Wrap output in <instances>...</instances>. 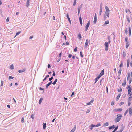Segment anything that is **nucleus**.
<instances>
[{"label":"nucleus","mask_w":132,"mask_h":132,"mask_svg":"<svg viewBox=\"0 0 132 132\" xmlns=\"http://www.w3.org/2000/svg\"><path fill=\"white\" fill-rule=\"evenodd\" d=\"M116 116V117L114 119V121L116 123L119 122L120 120L122 117V115L121 114H117Z\"/></svg>","instance_id":"f257e3e1"},{"label":"nucleus","mask_w":132,"mask_h":132,"mask_svg":"<svg viewBox=\"0 0 132 132\" xmlns=\"http://www.w3.org/2000/svg\"><path fill=\"white\" fill-rule=\"evenodd\" d=\"M123 109L121 108H119L118 109H115L113 110V111L114 112H120L122 111Z\"/></svg>","instance_id":"f03ea898"},{"label":"nucleus","mask_w":132,"mask_h":132,"mask_svg":"<svg viewBox=\"0 0 132 132\" xmlns=\"http://www.w3.org/2000/svg\"><path fill=\"white\" fill-rule=\"evenodd\" d=\"M90 21H89L88 23H87V25L85 27V31H86L87 30H88V28L90 24Z\"/></svg>","instance_id":"7ed1b4c3"},{"label":"nucleus","mask_w":132,"mask_h":132,"mask_svg":"<svg viewBox=\"0 0 132 132\" xmlns=\"http://www.w3.org/2000/svg\"><path fill=\"white\" fill-rule=\"evenodd\" d=\"M128 109L130 116H131L132 115V108L131 107L129 108Z\"/></svg>","instance_id":"20e7f679"},{"label":"nucleus","mask_w":132,"mask_h":132,"mask_svg":"<svg viewBox=\"0 0 132 132\" xmlns=\"http://www.w3.org/2000/svg\"><path fill=\"white\" fill-rule=\"evenodd\" d=\"M104 45L105 47V50H108V42H105V43Z\"/></svg>","instance_id":"39448f33"},{"label":"nucleus","mask_w":132,"mask_h":132,"mask_svg":"<svg viewBox=\"0 0 132 132\" xmlns=\"http://www.w3.org/2000/svg\"><path fill=\"white\" fill-rule=\"evenodd\" d=\"M88 43H89V40H88V39H87L86 40L85 44V47L86 48L87 47V46L88 45Z\"/></svg>","instance_id":"423d86ee"},{"label":"nucleus","mask_w":132,"mask_h":132,"mask_svg":"<svg viewBox=\"0 0 132 132\" xmlns=\"http://www.w3.org/2000/svg\"><path fill=\"white\" fill-rule=\"evenodd\" d=\"M94 100V98H92L91 100V101H90L89 102L87 103L86 104L88 105H90V104L92 103H93Z\"/></svg>","instance_id":"0eeeda50"},{"label":"nucleus","mask_w":132,"mask_h":132,"mask_svg":"<svg viewBox=\"0 0 132 132\" xmlns=\"http://www.w3.org/2000/svg\"><path fill=\"white\" fill-rule=\"evenodd\" d=\"M97 16H96V14L95 13V16H94V22L95 23L97 21Z\"/></svg>","instance_id":"6e6552de"},{"label":"nucleus","mask_w":132,"mask_h":132,"mask_svg":"<svg viewBox=\"0 0 132 132\" xmlns=\"http://www.w3.org/2000/svg\"><path fill=\"white\" fill-rule=\"evenodd\" d=\"M79 19L80 22V24L81 26H82V20L81 16V15H80V16Z\"/></svg>","instance_id":"1a4fd4ad"},{"label":"nucleus","mask_w":132,"mask_h":132,"mask_svg":"<svg viewBox=\"0 0 132 132\" xmlns=\"http://www.w3.org/2000/svg\"><path fill=\"white\" fill-rule=\"evenodd\" d=\"M66 17L67 18L68 20L69 21L70 23L71 24V22L69 18V16L68 15V14H67L66 15Z\"/></svg>","instance_id":"9d476101"},{"label":"nucleus","mask_w":132,"mask_h":132,"mask_svg":"<svg viewBox=\"0 0 132 132\" xmlns=\"http://www.w3.org/2000/svg\"><path fill=\"white\" fill-rule=\"evenodd\" d=\"M76 128V125L74 126V128L72 129L70 132H74L75 131Z\"/></svg>","instance_id":"9b49d317"},{"label":"nucleus","mask_w":132,"mask_h":132,"mask_svg":"<svg viewBox=\"0 0 132 132\" xmlns=\"http://www.w3.org/2000/svg\"><path fill=\"white\" fill-rule=\"evenodd\" d=\"M102 7L101 6H100V12H99V15H100L101 14L102 12Z\"/></svg>","instance_id":"f8f14e48"},{"label":"nucleus","mask_w":132,"mask_h":132,"mask_svg":"<svg viewBox=\"0 0 132 132\" xmlns=\"http://www.w3.org/2000/svg\"><path fill=\"white\" fill-rule=\"evenodd\" d=\"M132 90H128V95L129 96H131L132 95V92H131Z\"/></svg>","instance_id":"ddd939ff"},{"label":"nucleus","mask_w":132,"mask_h":132,"mask_svg":"<svg viewBox=\"0 0 132 132\" xmlns=\"http://www.w3.org/2000/svg\"><path fill=\"white\" fill-rule=\"evenodd\" d=\"M121 94H119L117 96V97H116V100L117 101H118L119 99L120 96L121 95Z\"/></svg>","instance_id":"4468645a"},{"label":"nucleus","mask_w":132,"mask_h":132,"mask_svg":"<svg viewBox=\"0 0 132 132\" xmlns=\"http://www.w3.org/2000/svg\"><path fill=\"white\" fill-rule=\"evenodd\" d=\"M126 79H125L123 81V82L122 83V85L124 87H125L126 86Z\"/></svg>","instance_id":"2eb2a0df"},{"label":"nucleus","mask_w":132,"mask_h":132,"mask_svg":"<svg viewBox=\"0 0 132 132\" xmlns=\"http://www.w3.org/2000/svg\"><path fill=\"white\" fill-rule=\"evenodd\" d=\"M132 99V96H130L128 99V102H131Z\"/></svg>","instance_id":"dca6fc26"},{"label":"nucleus","mask_w":132,"mask_h":132,"mask_svg":"<svg viewBox=\"0 0 132 132\" xmlns=\"http://www.w3.org/2000/svg\"><path fill=\"white\" fill-rule=\"evenodd\" d=\"M131 79V78H130V74L129 73L128 74L127 80H129Z\"/></svg>","instance_id":"f3484780"},{"label":"nucleus","mask_w":132,"mask_h":132,"mask_svg":"<svg viewBox=\"0 0 132 132\" xmlns=\"http://www.w3.org/2000/svg\"><path fill=\"white\" fill-rule=\"evenodd\" d=\"M78 37L79 39H80V40H81L82 37L81 34L80 33H79V34H78Z\"/></svg>","instance_id":"a211bd4d"},{"label":"nucleus","mask_w":132,"mask_h":132,"mask_svg":"<svg viewBox=\"0 0 132 132\" xmlns=\"http://www.w3.org/2000/svg\"><path fill=\"white\" fill-rule=\"evenodd\" d=\"M115 127V126L114 125H113L112 126H110L109 127V129H114Z\"/></svg>","instance_id":"6ab92c4d"},{"label":"nucleus","mask_w":132,"mask_h":132,"mask_svg":"<svg viewBox=\"0 0 132 132\" xmlns=\"http://www.w3.org/2000/svg\"><path fill=\"white\" fill-rule=\"evenodd\" d=\"M52 82V81L50 82L48 84L46 85V88H48V87L51 84Z\"/></svg>","instance_id":"aec40b11"},{"label":"nucleus","mask_w":132,"mask_h":132,"mask_svg":"<svg viewBox=\"0 0 132 132\" xmlns=\"http://www.w3.org/2000/svg\"><path fill=\"white\" fill-rule=\"evenodd\" d=\"M105 9L106 10V12H109L110 10L108 7L107 6H105Z\"/></svg>","instance_id":"412c9836"},{"label":"nucleus","mask_w":132,"mask_h":132,"mask_svg":"<svg viewBox=\"0 0 132 132\" xmlns=\"http://www.w3.org/2000/svg\"><path fill=\"white\" fill-rule=\"evenodd\" d=\"M104 70H102L101 72L100 73V75L101 76H102L103 75H104Z\"/></svg>","instance_id":"4be33fe9"},{"label":"nucleus","mask_w":132,"mask_h":132,"mask_svg":"<svg viewBox=\"0 0 132 132\" xmlns=\"http://www.w3.org/2000/svg\"><path fill=\"white\" fill-rule=\"evenodd\" d=\"M129 45V44L128 43H126V49H127Z\"/></svg>","instance_id":"5701e85b"},{"label":"nucleus","mask_w":132,"mask_h":132,"mask_svg":"<svg viewBox=\"0 0 132 132\" xmlns=\"http://www.w3.org/2000/svg\"><path fill=\"white\" fill-rule=\"evenodd\" d=\"M105 14L107 16L109 17V12H105Z\"/></svg>","instance_id":"b1692460"},{"label":"nucleus","mask_w":132,"mask_h":132,"mask_svg":"<svg viewBox=\"0 0 132 132\" xmlns=\"http://www.w3.org/2000/svg\"><path fill=\"white\" fill-rule=\"evenodd\" d=\"M121 69H120L118 72V75L119 76H120L121 74Z\"/></svg>","instance_id":"393cba45"},{"label":"nucleus","mask_w":132,"mask_h":132,"mask_svg":"<svg viewBox=\"0 0 132 132\" xmlns=\"http://www.w3.org/2000/svg\"><path fill=\"white\" fill-rule=\"evenodd\" d=\"M131 29L130 28H129V36H130L131 35Z\"/></svg>","instance_id":"a878e982"},{"label":"nucleus","mask_w":132,"mask_h":132,"mask_svg":"<svg viewBox=\"0 0 132 132\" xmlns=\"http://www.w3.org/2000/svg\"><path fill=\"white\" fill-rule=\"evenodd\" d=\"M122 55L123 58H124L126 56V53L125 52H123Z\"/></svg>","instance_id":"bb28decb"},{"label":"nucleus","mask_w":132,"mask_h":132,"mask_svg":"<svg viewBox=\"0 0 132 132\" xmlns=\"http://www.w3.org/2000/svg\"><path fill=\"white\" fill-rule=\"evenodd\" d=\"M124 104V102H120L119 104V106H121V105H123Z\"/></svg>","instance_id":"cd10ccee"},{"label":"nucleus","mask_w":132,"mask_h":132,"mask_svg":"<svg viewBox=\"0 0 132 132\" xmlns=\"http://www.w3.org/2000/svg\"><path fill=\"white\" fill-rule=\"evenodd\" d=\"M127 88H129L128 90H132V89L131 87V86L130 85L127 86Z\"/></svg>","instance_id":"c85d7f7f"},{"label":"nucleus","mask_w":132,"mask_h":132,"mask_svg":"<svg viewBox=\"0 0 132 132\" xmlns=\"http://www.w3.org/2000/svg\"><path fill=\"white\" fill-rule=\"evenodd\" d=\"M29 1L30 0H27V6L28 7L29 4Z\"/></svg>","instance_id":"c756f323"},{"label":"nucleus","mask_w":132,"mask_h":132,"mask_svg":"<svg viewBox=\"0 0 132 132\" xmlns=\"http://www.w3.org/2000/svg\"><path fill=\"white\" fill-rule=\"evenodd\" d=\"M10 68L12 69H14V67L13 65V64H12V65H11L10 66Z\"/></svg>","instance_id":"7c9ffc66"},{"label":"nucleus","mask_w":132,"mask_h":132,"mask_svg":"<svg viewBox=\"0 0 132 132\" xmlns=\"http://www.w3.org/2000/svg\"><path fill=\"white\" fill-rule=\"evenodd\" d=\"M25 71V70H19L18 71V72H19V73H21L24 72Z\"/></svg>","instance_id":"2f4dec72"},{"label":"nucleus","mask_w":132,"mask_h":132,"mask_svg":"<svg viewBox=\"0 0 132 132\" xmlns=\"http://www.w3.org/2000/svg\"><path fill=\"white\" fill-rule=\"evenodd\" d=\"M122 89L121 88H119L118 90V92H121L122 91Z\"/></svg>","instance_id":"473e14b6"},{"label":"nucleus","mask_w":132,"mask_h":132,"mask_svg":"<svg viewBox=\"0 0 132 132\" xmlns=\"http://www.w3.org/2000/svg\"><path fill=\"white\" fill-rule=\"evenodd\" d=\"M109 22L108 20H107L105 22V23L104 24V25L107 24H108L109 23Z\"/></svg>","instance_id":"72a5a7b5"},{"label":"nucleus","mask_w":132,"mask_h":132,"mask_svg":"<svg viewBox=\"0 0 132 132\" xmlns=\"http://www.w3.org/2000/svg\"><path fill=\"white\" fill-rule=\"evenodd\" d=\"M46 126V124L43 123V128L44 129H45Z\"/></svg>","instance_id":"f704fd0d"},{"label":"nucleus","mask_w":132,"mask_h":132,"mask_svg":"<svg viewBox=\"0 0 132 132\" xmlns=\"http://www.w3.org/2000/svg\"><path fill=\"white\" fill-rule=\"evenodd\" d=\"M109 125V123L108 122H106L104 124V126H108Z\"/></svg>","instance_id":"c9c22d12"},{"label":"nucleus","mask_w":132,"mask_h":132,"mask_svg":"<svg viewBox=\"0 0 132 132\" xmlns=\"http://www.w3.org/2000/svg\"><path fill=\"white\" fill-rule=\"evenodd\" d=\"M57 81V79H55V80L52 83V84L53 85L55 84L56 83V82Z\"/></svg>","instance_id":"e433bc0d"},{"label":"nucleus","mask_w":132,"mask_h":132,"mask_svg":"<svg viewBox=\"0 0 132 132\" xmlns=\"http://www.w3.org/2000/svg\"><path fill=\"white\" fill-rule=\"evenodd\" d=\"M43 100V98H41L40 99V100H39V103L40 104H41V103Z\"/></svg>","instance_id":"4c0bfd02"},{"label":"nucleus","mask_w":132,"mask_h":132,"mask_svg":"<svg viewBox=\"0 0 132 132\" xmlns=\"http://www.w3.org/2000/svg\"><path fill=\"white\" fill-rule=\"evenodd\" d=\"M128 38L127 37H125V42H126V43H128Z\"/></svg>","instance_id":"58836bf2"},{"label":"nucleus","mask_w":132,"mask_h":132,"mask_svg":"<svg viewBox=\"0 0 132 132\" xmlns=\"http://www.w3.org/2000/svg\"><path fill=\"white\" fill-rule=\"evenodd\" d=\"M24 117H23L22 119H21V122L22 123H23L24 122Z\"/></svg>","instance_id":"ea45409f"},{"label":"nucleus","mask_w":132,"mask_h":132,"mask_svg":"<svg viewBox=\"0 0 132 132\" xmlns=\"http://www.w3.org/2000/svg\"><path fill=\"white\" fill-rule=\"evenodd\" d=\"M90 111V109H88L87 110L86 112V113H89Z\"/></svg>","instance_id":"a19ab883"},{"label":"nucleus","mask_w":132,"mask_h":132,"mask_svg":"<svg viewBox=\"0 0 132 132\" xmlns=\"http://www.w3.org/2000/svg\"><path fill=\"white\" fill-rule=\"evenodd\" d=\"M14 78V77H12L11 76H9V79H13V78Z\"/></svg>","instance_id":"79ce46f5"},{"label":"nucleus","mask_w":132,"mask_h":132,"mask_svg":"<svg viewBox=\"0 0 132 132\" xmlns=\"http://www.w3.org/2000/svg\"><path fill=\"white\" fill-rule=\"evenodd\" d=\"M98 80V79L97 77H96V78H95V83H96L97 82V81Z\"/></svg>","instance_id":"37998d69"},{"label":"nucleus","mask_w":132,"mask_h":132,"mask_svg":"<svg viewBox=\"0 0 132 132\" xmlns=\"http://www.w3.org/2000/svg\"><path fill=\"white\" fill-rule=\"evenodd\" d=\"M101 125L100 123H98V124H97L96 125H95V127H97L98 126H101Z\"/></svg>","instance_id":"c03bdc74"},{"label":"nucleus","mask_w":132,"mask_h":132,"mask_svg":"<svg viewBox=\"0 0 132 132\" xmlns=\"http://www.w3.org/2000/svg\"><path fill=\"white\" fill-rule=\"evenodd\" d=\"M21 31H19L18 32H17L16 34V35L15 36V37H16V36L18 35L20 33H21Z\"/></svg>","instance_id":"a18cd8bd"},{"label":"nucleus","mask_w":132,"mask_h":132,"mask_svg":"<svg viewBox=\"0 0 132 132\" xmlns=\"http://www.w3.org/2000/svg\"><path fill=\"white\" fill-rule=\"evenodd\" d=\"M127 19L128 23H130V21L129 18L128 17L127 18Z\"/></svg>","instance_id":"49530a36"},{"label":"nucleus","mask_w":132,"mask_h":132,"mask_svg":"<svg viewBox=\"0 0 132 132\" xmlns=\"http://www.w3.org/2000/svg\"><path fill=\"white\" fill-rule=\"evenodd\" d=\"M80 55L82 57H83V54H82V52L81 51L80 52Z\"/></svg>","instance_id":"de8ad7c7"},{"label":"nucleus","mask_w":132,"mask_h":132,"mask_svg":"<svg viewBox=\"0 0 132 132\" xmlns=\"http://www.w3.org/2000/svg\"><path fill=\"white\" fill-rule=\"evenodd\" d=\"M128 81L129 84H130L132 81V79Z\"/></svg>","instance_id":"09e8293b"},{"label":"nucleus","mask_w":132,"mask_h":132,"mask_svg":"<svg viewBox=\"0 0 132 132\" xmlns=\"http://www.w3.org/2000/svg\"><path fill=\"white\" fill-rule=\"evenodd\" d=\"M76 0H74V3H73V5L74 6H75L76 5Z\"/></svg>","instance_id":"8fccbe9b"},{"label":"nucleus","mask_w":132,"mask_h":132,"mask_svg":"<svg viewBox=\"0 0 132 132\" xmlns=\"http://www.w3.org/2000/svg\"><path fill=\"white\" fill-rule=\"evenodd\" d=\"M125 32L126 34L127 35L128 34V30L127 29H126L125 30Z\"/></svg>","instance_id":"3c124183"},{"label":"nucleus","mask_w":132,"mask_h":132,"mask_svg":"<svg viewBox=\"0 0 132 132\" xmlns=\"http://www.w3.org/2000/svg\"><path fill=\"white\" fill-rule=\"evenodd\" d=\"M123 63L122 62L121 63V64H120L119 65V67H122L123 66Z\"/></svg>","instance_id":"603ef678"},{"label":"nucleus","mask_w":132,"mask_h":132,"mask_svg":"<svg viewBox=\"0 0 132 132\" xmlns=\"http://www.w3.org/2000/svg\"><path fill=\"white\" fill-rule=\"evenodd\" d=\"M80 8H79L78 9V15H79V13H80Z\"/></svg>","instance_id":"864d4df0"},{"label":"nucleus","mask_w":132,"mask_h":132,"mask_svg":"<svg viewBox=\"0 0 132 132\" xmlns=\"http://www.w3.org/2000/svg\"><path fill=\"white\" fill-rule=\"evenodd\" d=\"M72 57V55L71 54H69L68 55V57L69 58H71Z\"/></svg>","instance_id":"5fc2aeb1"},{"label":"nucleus","mask_w":132,"mask_h":132,"mask_svg":"<svg viewBox=\"0 0 132 132\" xmlns=\"http://www.w3.org/2000/svg\"><path fill=\"white\" fill-rule=\"evenodd\" d=\"M123 131V129H121L119 131H117L116 132H122Z\"/></svg>","instance_id":"6e6d98bb"},{"label":"nucleus","mask_w":132,"mask_h":132,"mask_svg":"<svg viewBox=\"0 0 132 132\" xmlns=\"http://www.w3.org/2000/svg\"><path fill=\"white\" fill-rule=\"evenodd\" d=\"M3 81H1V86H3Z\"/></svg>","instance_id":"4d7b16f0"},{"label":"nucleus","mask_w":132,"mask_h":132,"mask_svg":"<svg viewBox=\"0 0 132 132\" xmlns=\"http://www.w3.org/2000/svg\"><path fill=\"white\" fill-rule=\"evenodd\" d=\"M118 128V126H117L115 128V129H114V130L115 131H116V130Z\"/></svg>","instance_id":"13d9d810"},{"label":"nucleus","mask_w":132,"mask_h":132,"mask_svg":"<svg viewBox=\"0 0 132 132\" xmlns=\"http://www.w3.org/2000/svg\"><path fill=\"white\" fill-rule=\"evenodd\" d=\"M131 104V102H128V104L129 106Z\"/></svg>","instance_id":"bf43d9fd"},{"label":"nucleus","mask_w":132,"mask_h":132,"mask_svg":"<svg viewBox=\"0 0 132 132\" xmlns=\"http://www.w3.org/2000/svg\"><path fill=\"white\" fill-rule=\"evenodd\" d=\"M9 17H8L6 20V21L7 22H8L9 21Z\"/></svg>","instance_id":"052dcab7"},{"label":"nucleus","mask_w":132,"mask_h":132,"mask_svg":"<svg viewBox=\"0 0 132 132\" xmlns=\"http://www.w3.org/2000/svg\"><path fill=\"white\" fill-rule=\"evenodd\" d=\"M114 104V102L113 101L111 102V105L112 106Z\"/></svg>","instance_id":"680f3d73"},{"label":"nucleus","mask_w":132,"mask_h":132,"mask_svg":"<svg viewBox=\"0 0 132 132\" xmlns=\"http://www.w3.org/2000/svg\"><path fill=\"white\" fill-rule=\"evenodd\" d=\"M129 112V109L128 108L126 111L125 112L126 113H128Z\"/></svg>","instance_id":"e2e57ef3"},{"label":"nucleus","mask_w":132,"mask_h":132,"mask_svg":"<svg viewBox=\"0 0 132 132\" xmlns=\"http://www.w3.org/2000/svg\"><path fill=\"white\" fill-rule=\"evenodd\" d=\"M91 126L92 127H94L95 126V125H93V124H92L91 125Z\"/></svg>","instance_id":"0e129e2a"},{"label":"nucleus","mask_w":132,"mask_h":132,"mask_svg":"<svg viewBox=\"0 0 132 132\" xmlns=\"http://www.w3.org/2000/svg\"><path fill=\"white\" fill-rule=\"evenodd\" d=\"M53 77H52L50 78H49V80H50V81H51L53 79Z\"/></svg>","instance_id":"69168bd1"},{"label":"nucleus","mask_w":132,"mask_h":132,"mask_svg":"<svg viewBox=\"0 0 132 132\" xmlns=\"http://www.w3.org/2000/svg\"><path fill=\"white\" fill-rule=\"evenodd\" d=\"M101 76H100V75H98L97 77V78L99 79L101 77Z\"/></svg>","instance_id":"338daca9"},{"label":"nucleus","mask_w":132,"mask_h":132,"mask_svg":"<svg viewBox=\"0 0 132 132\" xmlns=\"http://www.w3.org/2000/svg\"><path fill=\"white\" fill-rule=\"evenodd\" d=\"M77 47H76L74 49V51L75 52H76L77 51Z\"/></svg>","instance_id":"774afa93"}]
</instances>
